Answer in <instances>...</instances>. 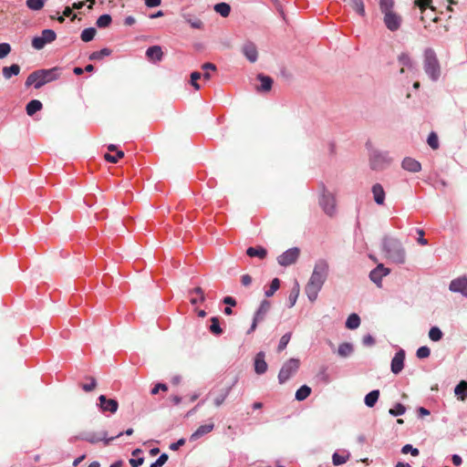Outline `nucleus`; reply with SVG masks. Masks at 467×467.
Returning a JSON list of instances; mask_svg holds the SVG:
<instances>
[{"label":"nucleus","mask_w":467,"mask_h":467,"mask_svg":"<svg viewBox=\"0 0 467 467\" xmlns=\"http://www.w3.org/2000/svg\"><path fill=\"white\" fill-rule=\"evenodd\" d=\"M60 76V68L55 67L49 69H39L32 72L26 80V86L30 87L34 85L35 88L38 89L45 84L56 80Z\"/></svg>","instance_id":"1"},{"label":"nucleus","mask_w":467,"mask_h":467,"mask_svg":"<svg viewBox=\"0 0 467 467\" xmlns=\"http://www.w3.org/2000/svg\"><path fill=\"white\" fill-rule=\"evenodd\" d=\"M383 249L388 259L395 264H404L406 252L400 241L396 239H386Z\"/></svg>","instance_id":"2"},{"label":"nucleus","mask_w":467,"mask_h":467,"mask_svg":"<svg viewBox=\"0 0 467 467\" xmlns=\"http://www.w3.org/2000/svg\"><path fill=\"white\" fill-rule=\"evenodd\" d=\"M424 70L426 74L436 81L441 75V67L437 56L431 48H427L424 52Z\"/></svg>","instance_id":"3"},{"label":"nucleus","mask_w":467,"mask_h":467,"mask_svg":"<svg viewBox=\"0 0 467 467\" xmlns=\"http://www.w3.org/2000/svg\"><path fill=\"white\" fill-rule=\"evenodd\" d=\"M328 269L329 266L326 260H318L315 265L313 273L310 276V280L323 286L328 275Z\"/></svg>","instance_id":"4"},{"label":"nucleus","mask_w":467,"mask_h":467,"mask_svg":"<svg viewBox=\"0 0 467 467\" xmlns=\"http://www.w3.org/2000/svg\"><path fill=\"white\" fill-rule=\"evenodd\" d=\"M300 361L297 358H290L281 368L278 374V380L281 384L285 383L299 368Z\"/></svg>","instance_id":"5"},{"label":"nucleus","mask_w":467,"mask_h":467,"mask_svg":"<svg viewBox=\"0 0 467 467\" xmlns=\"http://www.w3.org/2000/svg\"><path fill=\"white\" fill-rule=\"evenodd\" d=\"M57 37V35L52 29H45L42 31L41 36H35L32 39V47L36 49H42L47 44L52 43Z\"/></svg>","instance_id":"6"},{"label":"nucleus","mask_w":467,"mask_h":467,"mask_svg":"<svg viewBox=\"0 0 467 467\" xmlns=\"http://www.w3.org/2000/svg\"><path fill=\"white\" fill-rule=\"evenodd\" d=\"M391 160L387 154L381 152H373L370 156L369 163L372 170L382 171L390 164Z\"/></svg>","instance_id":"7"},{"label":"nucleus","mask_w":467,"mask_h":467,"mask_svg":"<svg viewBox=\"0 0 467 467\" xmlns=\"http://www.w3.org/2000/svg\"><path fill=\"white\" fill-rule=\"evenodd\" d=\"M270 307H271V304L269 301L263 300L261 302L259 308L257 309V311L254 314L252 326L249 328V330L247 331V334H251L252 332H254L256 329L257 324L265 319V317L267 314V312L269 311Z\"/></svg>","instance_id":"8"},{"label":"nucleus","mask_w":467,"mask_h":467,"mask_svg":"<svg viewBox=\"0 0 467 467\" xmlns=\"http://www.w3.org/2000/svg\"><path fill=\"white\" fill-rule=\"evenodd\" d=\"M300 250L296 247L290 248L277 257V262L282 266H288L296 262Z\"/></svg>","instance_id":"9"},{"label":"nucleus","mask_w":467,"mask_h":467,"mask_svg":"<svg viewBox=\"0 0 467 467\" xmlns=\"http://www.w3.org/2000/svg\"><path fill=\"white\" fill-rule=\"evenodd\" d=\"M319 203L322 206L324 212L327 215H334V213H336V199L332 193L328 192H324L319 201Z\"/></svg>","instance_id":"10"},{"label":"nucleus","mask_w":467,"mask_h":467,"mask_svg":"<svg viewBox=\"0 0 467 467\" xmlns=\"http://www.w3.org/2000/svg\"><path fill=\"white\" fill-rule=\"evenodd\" d=\"M384 24L392 32L397 31L402 23V17L394 11L384 13Z\"/></svg>","instance_id":"11"},{"label":"nucleus","mask_w":467,"mask_h":467,"mask_svg":"<svg viewBox=\"0 0 467 467\" xmlns=\"http://www.w3.org/2000/svg\"><path fill=\"white\" fill-rule=\"evenodd\" d=\"M122 434H123L122 432H119L115 437L107 438V432L103 431L99 434H96V433L88 434L83 439L90 443H97L99 441H104L105 445H109L111 441H113L114 439H116L118 437H120Z\"/></svg>","instance_id":"12"},{"label":"nucleus","mask_w":467,"mask_h":467,"mask_svg":"<svg viewBox=\"0 0 467 467\" xmlns=\"http://www.w3.org/2000/svg\"><path fill=\"white\" fill-rule=\"evenodd\" d=\"M99 407L102 411L115 413L118 410L119 403L116 400L107 399L105 395L99 397Z\"/></svg>","instance_id":"13"},{"label":"nucleus","mask_w":467,"mask_h":467,"mask_svg":"<svg viewBox=\"0 0 467 467\" xmlns=\"http://www.w3.org/2000/svg\"><path fill=\"white\" fill-rule=\"evenodd\" d=\"M389 274V269L384 267V265L380 264L370 272L369 278L378 286H380L382 277L386 276Z\"/></svg>","instance_id":"14"},{"label":"nucleus","mask_w":467,"mask_h":467,"mask_svg":"<svg viewBox=\"0 0 467 467\" xmlns=\"http://www.w3.org/2000/svg\"><path fill=\"white\" fill-rule=\"evenodd\" d=\"M405 351L400 349L391 360V371L394 374H399L404 368Z\"/></svg>","instance_id":"15"},{"label":"nucleus","mask_w":467,"mask_h":467,"mask_svg":"<svg viewBox=\"0 0 467 467\" xmlns=\"http://www.w3.org/2000/svg\"><path fill=\"white\" fill-rule=\"evenodd\" d=\"M242 52L251 63H254L257 60L258 52L256 46L253 42L244 43L242 47Z\"/></svg>","instance_id":"16"},{"label":"nucleus","mask_w":467,"mask_h":467,"mask_svg":"<svg viewBox=\"0 0 467 467\" xmlns=\"http://www.w3.org/2000/svg\"><path fill=\"white\" fill-rule=\"evenodd\" d=\"M450 290L452 292L462 293L467 296V278H457L451 282Z\"/></svg>","instance_id":"17"},{"label":"nucleus","mask_w":467,"mask_h":467,"mask_svg":"<svg viewBox=\"0 0 467 467\" xmlns=\"http://www.w3.org/2000/svg\"><path fill=\"white\" fill-rule=\"evenodd\" d=\"M321 288H322V285H320L319 284L315 283L309 279V281L307 282V284L305 287V291H306V294L308 299L311 302H314L317 298L318 293L321 290Z\"/></svg>","instance_id":"18"},{"label":"nucleus","mask_w":467,"mask_h":467,"mask_svg":"<svg viewBox=\"0 0 467 467\" xmlns=\"http://www.w3.org/2000/svg\"><path fill=\"white\" fill-rule=\"evenodd\" d=\"M265 352L260 351L254 358V371L258 375L264 374L267 370L268 366L265 360Z\"/></svg>","instance_id":"19"},{"label":"nucleus","mask_w":467,"mask_h":467,"mask_svg":"<svg viewBox=\"0 0 467 467\" xmlns=\"http://www.w3.org/2000/svg\"><path fill=\"white\" fill-rule=\"evenodd\" d=\"M404 170L410 172H419L421 170V164L413 158L406 157L401 162Z\"/></svg>","instance_id":"20"},{"label":"nucleus","mask_w":467,"mask_h":467,"mask_svg":"<svg viewBox=\"0 0 467 467\" xmlns=\"http://www.w3.org/2000/svg\"><path fill=\"white\" fill-rule=\"evenodd\" d=\"M214 428V424L213 422L211 423H208V424H204V425H201L200 427H198V429L191 435L190 437V441H197L199 440L200 438H202V436H204L205 434H208L210 433Z\"/></svg>","instance_id":"21"},{"label":"nucleus","mask_w":467,"mask_h":467,"mask_svg":"<svg viewBox=\"0 0 467 467\" xmlns=\"http://www.w3.org/2000/svg\"><path fill=\"white\" fill-rule=\"evenodd\" d=\"M372 194L375 202L379 205H383L385 202V191L380 183H376L372 186Z\"/></svg>","instance_id":"22"},{"label":"nucleus","mask_w":467,"mask_h":467,"mask_svg":"<svg viewBox=\"0 0 467 467\" xmlns=\"http://www.w3.org/2000/svg\"><path fill=\"white\" fill-rule=\"evenodd\" d=\"M146 56L151 61H161L163 57V52L160 46H152L147 49Z\"/></svg>","instance_id":"23"},{"label":"nucleus","mask_w":467,"mask_h":467,"mask_svg":"<svg viewBox=\"0 0 467 467\" xmlns=\"http://www.w3.org/2000/svg\"><path fill=\"white\" fill-rule=\"evenodd\" d=\"M230 392V388H223L217 392H212L214 395L213 404L215 407H220L226 400Z\"/></svg>","instance_id":"24"},{"label":"nucleus","mask_w":467,"mask_h":467,"mask_svg":"<svg viewBox=\"0 0 467 467\" xmlns=\"http://www.w3.org/2000/svg\"><path fill=\"white\" fill-rule=\"evenodd\" d=\"M246 254L250 257L265 259L267 255V250L263 246H251L246 249Z\"/></svg>","instance_id":"25"},{"label":"nucleus","mask_w":467,"mask_h":467,"mask_svg":"<svg viewBox=\"0 0 467 467\" xmlns=\"http://www.w3.org/2000/svg\"><path fill=\"white\" fill-rule=\"evenodd\" d=\"M258 79L261 81V86L257 88L258 91L267 92L271 90L273 85L272 78L259 74Z\"/></svg>","instance_id":"26"},{"label":"nucleus","mask_w":467,"mask_h":467,"mask_svg":"<svg viewBox=\"0 0 467 467\" xmlns=\"http://www.w3.org/2000/svg\"><path fill=\"white\" fill-rule=\"evenodd\" d=\"M2 72L4 78L9 79L13 76H17L20 73V67L17 64H13L10 67H4Z\"/></svg>","instance_id":"27"},{"label":"nucleus","mask_w":467,"mask_h":467,"mask_svg":"<svg viewBox=\"0 0 467 467\" xmlns=\"http://www.w3.org/2000/svg\"><path fill=\"white\" fill-rule=\"evenodd\" d=\"M43 105L41 101L33 99L29 101L26 107V111L28 116H33L36 112L42 109Z\"/></svg>","instance_id":"28"},{"label":"nucleus","mask_w":467,"mask_h":467,"mask_svg":"<svg viewBox=\"0 0 467 467\" xmlns=\"http://www.w3.org/2000/svg\"><path fill=\"white\" fill-rule=\"evenodd\" d=\"M399 62L402 66L400 72L402 74L405 71V67L407 68H412L413 67V62L410 58V57L406 54L402 53L399 56Z\"/></svg>","instance_id":"29"},{"label":"nucleus","mask_w":467,"mask_h":467,"mask_svg":"<svg viewBox=\"0 0 467 467\" xmlns=\"http://www.w3.org/2000/svg\"><path fill=\"white\" fill-rule=\"evenodd\" d=\"M348 4L356 11L360 16H365V5L362 0H348Z\"/></svg>","instance_id":"30"},{"label":"nucleus","mask_w":467,"mask_h":467,"mask_svg":"<svg viewBox=\"0 0 467 467\" xmlns=\"http://www.w3.org/2000/svg\"><path fill=\"white\" fill-rule=\"evenodd\" d=\"M455 395L459 400H463L467 397V382L462 380L454 389Z\"/></svg>","instance_id":"31"},{"label":"nucleus","mask_w":467,"mask_h":467,"mask_svg":"<svg viewBox=\"0 0 467 467\" xmlns=\"http://www.w3.org/2000/svg\"><path fill=\"white\" fill-rule=\"evenodd\" d=\"M379 390L375 389V390L370 391L365 397V404L369 408L374 407L376 402L379 400Z\"/></svg>","instance_id":"32"},{"label":"nucleus","mask_w":467,"mask_h":467,"mask_svg":"<svg viewBox=\"0 0 467 467\" xmlns=\"http://www.w3.org/2000/svg\"><path fill=\"white\" fill-rule=\"evenodd\" d=\"M359 325H360V318H359L358 315L353 313L348 316V317L346 321V327L348 329H356L359 327Z\"/></svg>","instance_id":"33"},{"label":"nucleus","mask_w":467,"mask_h":467,"mask_svg":"<svg viewBox=\"0 0 467 467\" xmlns=\"http://www.w3.org/2000/svg\"><path fill=\"white\" fill-rule=\"evenodd\" d=\"M214 11L223 17H227L231 12V6L227 3H219L214 5Z\"/></svg>","instance_id":"34"},{"label":"nucleus","mask_w":467,"mask_h":467,"mask_svg":"<svg viewBox=\"0 0 467 467\" xmlns=\"http://www.w3.org/2000/svg\"><path fill=\"white\" fill-rule=\"evenodd\" d=\"M311 394V388L303 385L296 392V400L302 401L305 400Z\"/></svg>","instance_id":"35"},{"label":"nucleus","mask_w":467,"mask_h":467,"mask_svg":"<svg viewBox=\"0 0 467 467\" xmlns=\"http://www.w3.org/2000/svg\"><path fill=\"white\" fill-rule=\"evenodd\" d=\"M353 352V347L349 343H342L338 347L337 353L342 358H347Z\"/></svg>","instance_id":"36"},{"label":"nucleus","mask_w":467,"mask_h":467,"mask_svg":"<svg viewBox=\"0 0 467 467\" xmlns=\"http://www.w3.org/2000/svg\"><path fill=\"white\" fill-rule=\"evenodd\" d=\"M431 3L432 0H416L415 5L419 6L422 14L426 12L427 8H430V12L433 13L434 8L432 7Z\"/></svg>","instance_id":"37"},{"label":"nucleus","mask_w":467,"mask_h":467,"mask_svg":"<svg viewBox=\"0 0 467 467\" xmlns=\"http://www.w3.org/2000/svg\"><path fill=\"white\" fill-rule=\"evenodd\" d=\"M96 33H97V31L94 27L86 28L81 33V36H80L81 40L83 42H89L94 38V36H96Z\"/></svg>","instance_id":"38"},{"label":"nucleus","mask_w":467,"mask_h":467,"mask_svg":"<svg viewBox=\"0 0 467 467\" xmlns=\"http://www.w3.org/2000/svg\"><path fill=\"white\" fill-rule=\"evenodd\" d=\"M47 0H26V6L34 11H38L43 8Z\"/></svg>","instance_id":"39"},{"label":"nucleus","mask_w":467,"mask_h":467,"mask_svg":"<svg viewBox=\"0 0 467 467\" xmlns=\"http://www.w3.org/2000/svg\"><path fill=\"white\" fill-rule=\"evenodd\" d=\"M111 54V50L109 48H102L99 51H95L90 54L89 59L90 60H99L102 59L104 57H108Z\"/></svg>","instance_id":"40"},{"label":"nucleus","mask_w":467,"mask_h":467,"mask_svg":"<svg viewBox=\"0 0 467 467\" xmlns=\"http://www.w3.org/2000/svg\"><path fill=\"white\" fill-rule=\"evenodd\" d=\"M185 21L191 25L192 27L201 29L203 26V23L197 17H192L190 15L183 16Z\"/></svg>","instance_id":"41"},{"label":"nucleus","mask_w":467,"mask_h":467,"mask_svg":"<svg viewBox=\"0 0 467 467\" xmlns=\"http://www.w3.org/2000/svg\"><path fill=\"white\" fill-rule=\"evenodd\" d=\"M124 157V152L122 150H117L116 154L112 155L110 153H105L104 159L111 163H117L120 159Z\"/></svg>","instance_id":"42"},{"label":"nucleus","mask_w":467,"mask_h":467,"mask_svg":"<svg viewBox=\"0 0 467 467\" xmlns=\"http://www.w3.org/2000/svg\"><path fill=\"white\" fill-rule=\"evenodd\" d=\"M280 287V280L278 278H274L270 284V287L265 291V296H272Z\"/></svg>","instance_id":"43"},{"label":"nucleus","mask_w":467,"mask_h":467,"mask_svg":"<svg viewBox=\"0 0 467 467\" xmlns=\"http://www.w3.org/2000/svg\"><path fill=\"white\" fill-rule=\"evenodd\" d=\"M111 21L112 19L109 15H102L97 19L96 25L100 28L107 27L110 25Z\"/></svg>","instance_id":"44"},{"label":"nucleus","mask_w":467,"mask_h":467,"mask_svg":"<svg viewBox=\"0 0 467 467\" xmlns=\"http://www.w3.org/2000/svg\"><path fill=\"white\" fill-rule=\"evenodd\" d=\"M442 332L438 327H432L429 331V337L432 341H439L442 337Z\"/></svg>","instance_id":"45"},{"label":"nucleus","mask_w":467,"mask_h":467,"mask_svg":"<svg viewBox=\"0 0 467 467\" xmlns=\"http://www.w3.org/2000/svg\"><path fill=\"white\" fill-rule=\"evenodd\" d=\"M211 322L210 331L214 335H221L223 333V329L220 327L218 317H212Z\"/></svg>","instance_id":"46"},{"label":"nucleus","mask_w":467,"mask_h":467,"mask_svg":"<svg viewBox=\"0 0 467 467\" xmlns=\"http://www.w3.org/2000/svg\"><path fill=\"white\" fill-rule=\"evenodd\" d=\"M291 337H292V333L288 332V333H285L280 338V341H279V344H278V347H277V351L278 352L283 351L286 348L287 344L289 343V341L291 339Z\"/></svg>","instance_id":"47"},{"label":"nucleus","mask_w":467,"mask_h":467,"mask_svg":"<svg viewBox=\"0 0 467 467\" xmlns=\"http://www.w3.org/2000/svg\"><path fill=\"white\" fill-rule=\"evenodd\" d=\"M394 0H379L380 11L384 14L389 11H393Z\"/></svg>","instance_id":"48"},{"label":"nucleus","mask_w":467,"mask_h":467,"mask_svg":"<svg viewBox=\"0 0 467 467\" xmlns=\"http://www.w3.org/2000/svg\"><path fill=\"white\" fill-rule=\"evenodd\" d=\"M202 68L204 70V73L202 74L203 78L208 80L211 78L210 70L215 71L216 66L213 63H204L202 66Z\"/></svg>","instance_id":"49"},{"label":"nucleus","mask_w":467,"mask_h":467,"mask_svg":"<svg viewBox=\"0 0 467 467\" xmlns=\"http://www.w3.org/2000/svg\"><path fill=\"white\" fill-rule=\"evenodd\" d=\"M427 142L429 146L433 150H437L439 148V139L435 132L430 133Z\"/></svg>","instance_id":"50"},{"label":"nucleus","mask_w":467,"mask_h":467,"mask_svg":"<svg viewBox=\"0 0 467 467\" xmlns=\"http://www.w3.org/2000/svg\"><path fill=\"white\" fill-rule=\"evenodd\" d=\"M87 379L90 381L88 384H81V388L86 392H90L94 390L97 387V380L94 377H87Z\"/></svg>","instance_id":"51"},{"label":"nucleus","mask_w":467,"mask_h":467,"mask_svg":"<svg viewBox=\"0 0 467 467\" xmlns=\"http://www.w3.org/2000/svg\"><path fill=\"white\" fill-rule=\"evenodd\" d=\"M406 411V408L401 403H397L394 408L389 410V414L392 416H400L403 415Z\"/></svg>","instance_id":"52"},{"label":"nucleus","mask_w":467,"mask_h":467,"mask_svg":"<svg viewBox=\"0 0 467 467\" xmlns=\"http://www.w3.org/2000/svg\"><path fill=\"white\" fill-rule=\"evenodd\" d=\"M348 456H343V455L338 454L337 452H335L332 455V462H333V464L336 466L345 463L348 461Z\"/></svg>","instance_id":"53"},{"label":"nucleus","mask_w":467,"mask_h":467,"mask_svg":"<svg viewBox=\"0 0 467 467\" xmlns=\"http://www.w3.org/2000/svg\"><path fill=\"white\" fill-rule=\"evenodd\" d=\"M202 77V74L198 71H194L191 74V84L196 89H200V85L197 82Z\"/></svg>","instance_id":"54"},{"label":"nucleus","mask_w":467,"mask_h":467,"mask_svg":"<svg viewBox=\"0 0 467 467\" xmlns=\"http://www.w3.org/2000/svg\"><path fill=\"white\" fill-rule=\"evenodd\" d=\"M11 52V46L8 43H0V59L5 58Z\"/></svg>","instance_id":"55"},{"label":"nucleus","mask_w":467,"mask_h":467,"mask_svg":"<svg viewBox=\"0 0 467 467\" xmlns=\"http://www.w3.org/2000/svg\"><path fill=\"white\" fill-rule=\"evenodd\" d=\"M416 355L419 358H426L431 355V350L428 347L423 346L418 348Z\"/></svg>","instance_id":"56"},{"label":"nucleus","mask_w":467,"mask_h":467,"mask_svg":"<svg viewBox=\"0 0 467 467\" xmlns=\"http://www.w3.org/2000/svg\"><path fill=\"white\" fill-rule=\"evenodd\" d=\"M401 452L404 454L410 452L411 455L415 456V457L418 456L420 453L419 450L416 448H413L410 444L404 445L401 449Z\"/></svg>","instance_id":"57"},{"label":"nucleus","mask_w":467,"mask_h":467,"mask_svg":"<svg viewBox=\"0 0 467 467\" xmlns=\"http://www.w3.org/2000/svg\"><path fill=\"white\" fill-rule=\"evenodd\" d=\"M168 461V455L162 453L154 462L150 464V467H161Z\"/></svg>","instance_id":"58"},{"label":"nucleus","mask_w":467,"mask_h":467,"mask_svg":"<svg viewBox=\"0 0 467 467\" xmlns=\"http://www.w3.org/2000/svg\"><path fill=\"white\" fill-rule=\"evenodd\" d=\"M298 294H299V286L296 284V287H295L293 289V291L290 293L289 297H288L289 302H290V306H293L296 304Z\"/></svg>","instance_id":"59"},{"label":"nucleus","mask_w":467,"mask_h":467,"mask_svg":"<svg viewBox=\"0 0 467 467\" xmlns=\"http://www.w3.org/2000/svg\"><path fill=\"white\" fill-rule=\"evenodd\" d=\"M167 391L168 390V387L166 384H163V383H158L156 384L152 389L150 390V393L151 395H156L159 393V391Z\"/></svg>","instance_id":"60"},{"label":"nucleus","mask_w":467,"mask_h":467,"mask_svg":"<svg viewBox=\"0 0 467 467\" xmlns=\"http://www.w3.org/2000/svg\"><path fill=\"white\" fill-rule=\"evenodd\" d=\"M253 278L250 275L245 274L241 276V283L244 286L247 287L252 284Z\"/></svg>","instance_id":"61"},{"label":"nucleus","mask_w":467,"mask_h":467,"mask_svg":"<svg viewBox=\"0 0 467 467\" xmlns=\"http://www.w3.org/2000/svg\"><path fill=\"white\" fill-rule=\"evenodd\" d=\"M185 440L183 438L178 440L176 442H173L170 445V449L171 451H177L181 446L184 445Z\"/></svg>","instance_id":"62"},{"label":"nucleus","mask_w":467,"mask_h":467,"mask_svg":"<svg viewBox=\"0 0 467 467\" xmlns=\"http://www.w3.org/2000/svg\"><path fill=\"white\" fill-rule=\"evenodd\" d=\"M418 234L420 237L418 238V243L421 245H426L428 244L427 239L424 238V231L422 229L417 230Z\"/></svg>","instance_id":"63"},{"label":"nucleus","mask_w":467,"mask_h":467,"mask_svg":"<svg viewBox=\"0 0 467 467\" xmlns=\"http://www.w3.org/2000/svg\"><path fill=\"white\" fill-rule=\"evenodd\" d=\"M192 293H195L200 296V302H203L205 300L203 290L200 286L195 287L194 289L190 291V294Z\"/></svg>","instance_id":"64"}]
</instances>
